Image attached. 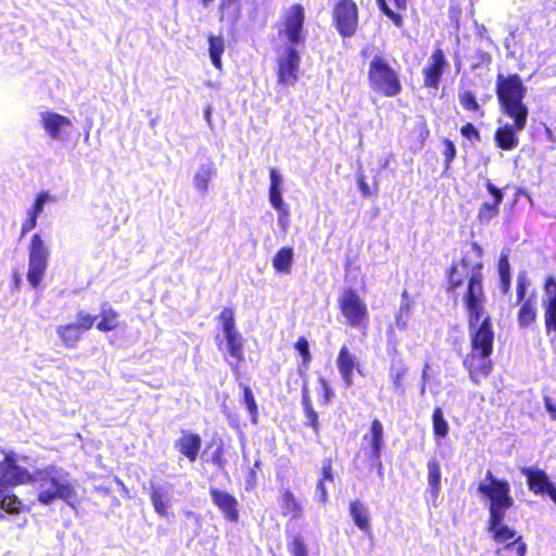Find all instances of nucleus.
<instances>
[{"instance_id":"nucleus-34","label":"nucleus","mask_w":556,"mask_h":556,"mask_svg":"<svg viewBox=\"0 0 556 556\" xmlns=\"http://www.w3.org/2000/svg\"><path fill=\"white\" fill-rule=\"evenodd\" d=\"M458 101L465 111L477 115L479 118L484 116L482 105L479 103L473 91L468 89L459 90Z\"/></svg>"},{"instance_id":"nucleus-59","label":"nucleus","mask_w":556,"mask_h":556,"mask_svg":"<svg viewBox=\"0 0 556 556\" xmlns=\"http://www.w3.org/2000/svg\"><path fill=\"white\" fill-rule=\"evenodd\" d=\"M214 0H201L204 7H208Z\"/></svg>"},{"instance_id":"nucleus-31","label":"nucleus","mask_w":556,"mask_h":556,"mask_svg":"<svg viewBox=\"0 0 556 556\" xmlns=\"http://www.w3.org/2000/svg\"><path fill=\"white\" fill-rule=\"evenodd\" d=\"M496 270L498 274L500 290L503 294H507L511 287L510 264L507 253H501L496 264Z\"/></svg>"},{"instance_id":"nucleus-10","label":"nucleus","mask_w":556,"mask_h":556,"mask_svg":"<svg viewBox=\"0 0 556 556\" xmlns=\"http://www.w3.org/2000/svg\"><path fill=\"white\" fill-rule=\"evenodd\" d=\"M359 11L354 0H337L331 12V23L342 38L353 37L358 29Z\"/></svg>"},{"instance_id":"nucleus-19","label":"nucleus","mask_w":556,"mask_h":556,"mask_svg":"<svg viewBox=\"0 0 556 556\" xmlns=\"http://www.w3.org/2000/svg\"><path fill=\"white\" fill-rule=\"evenodd\" d=\"M55 201L56 198L50 194L48 191H40L37 193L34 203L26 212V218L22 223L20 240L37 227L38 217L40 214H42L45 204Z\"/></svg>"},{"instance_id":"nucleus-32","label":"nucleus","mask_w":556,"mask_h":556,"mask_svg":"<svg viewBox=\"0 0 556 556\" xmlns=\"http://www.w3.org/2000/svg\"><path fill=\"white\" fill-rule=\"evenodd\" d=\"M269 202L276 211L282 210L283 207H287V205L283 202L280 191L281 177L278 172L271 167L269 169Z\"/></svg>"},{"instance_id":"nucleus-56","label":"nucleus","mask_w":556,"mask_h":556,"mask_svg":"<svg viewBox=\"0 0 556 556\" xmlns=\"http://www.w3.org/2000/svg\"><path fill=\"white\" fill-rule=\"evenodd\" d=\"M239 0H220L219 11L223 14L224 11L229 8L231 4L238 3Z\"/></svg>"},{"instance_id":"nucleus-3","label":"nucleus","mask_w":556,"mask_h":556,"mask_svg":"<svg viewBox=\"0 0 556 556\" xmlns=\"http://www.w3.org/2000/svg\"><path fill=\"white\" fill-rule=\"evenodd\" d=\"M495 93L502 112L513 119V124H505L496 128L494 142L503 151H511L519 144L518 132L527 126L529 110L523 103L527 87L521 77L514 74H497Z\"/></svg>"},{"instance_id":"nucleus-38","label":"nucleus","mask_w":556,"mask_h":556,"mask_svg":"<svg viewBox=\"0 0 556 556\" xmlns=\"http://www.w3.org/2000/svg\"><path fill=\"white\" fill-rule=\"evenodd\" d=\"M428 483L433 496H437L441 489V467L435 458H431L427 463Z\"/></svg>"},{"instance_id":"nucleus-61","label":"nucleus","mask_w":556,"mask_h":556,"mask_svg":"<svg viewBox=\"0 0 556 556\" xmlns=\"http://www.w3.org/2000/svg\"><path fill=\"white\" fill-rule=\"evenodd\" d=\"M116 483L124 485L123 481L119 478H115Z\"/></svg>"},{"instance_id":"nucleus-46","label":"nucleus","mask_w":556,"mask_h":556,"mask_svg":"<svg viewBox=\"0 0 556 556\" xmlns=\"http://www.w3.org/2000/svg\"><path fill=\"white\" fill-rule=\"evenodd\" d=\"M77 323H75L83 331L90 330L96 323L97 316H93L85 311L77 312Z\"/></svg>"},{"instance_id":"nucleus-4","label":"nucleus","mask_w":556,"mask_h":556,"mask_svg":"<svg viewBox=\"0 0 556 556\" xmlns=\"http://www.w3.org/2000/svg\"><path fill=\"white\" fill-rule=\"evenodd\" d=\"M486 483L478 485V492L489 500V519L486 530L492 539L500 544H505L506 548L517 545L518 556H525L527 545L522 536L517 535L516 531L504 523L506 511L514 506V498L510 494V484L506 479H497L491 470L485 473Z\"/></svg>"},{"instance_id":"nucleus-12","label":"nucleus","mask_w":556,"mask_h":556,"mask_svg":"<svg viewBox=\"0 0 556 556\" xmlns=\"http://www.w3.org/2000/svg\"><path fill=\"white\" fill-rule=\"evenodd\" d=\"M301 58L294 47H288L277 59V83L281 86H294L300 79Z\"/></svg>"},{"instance_id":"nucleus-45","label":"nucleus","mask_w":556,"mask_h":556,"mask_svg":"<svg viewBox=\"0 0 556 556\" xmlns=\"http://www.w3.org/2000/svg\"><path fill=\"white\" fill-rule=\"evenodd\" d=\"M380 11L392 21L396 27H402L404 24L403 16L394 12L387 3V0H376Z\"/></svg>"},{"instance_id":"nucleus-47","label":"nucleus","mask_w":556,"mask_h":556,"mask_svg":"<svg viewBox=\"0 0 556 556\" xmlns=\"http://www.w3.org/2000/svg\"><path fill=\"white\" fill-rule=\"evenodd\" d=\"M317 480H323V482H333L334 481V472L332 467V459L330 457L325 458L323 460V466L320 470V476Z\"/></svg>"},{"instance_id":"nucleus-33","label":"nucleus","mask_w":556,"mask_h":556,"mask_svg":"<svg viewBox=\"0 0 556 556\" xmlns=\"http://www.w3.org/2000/svg\"><path fill=\"white\" fill-rule=\"evenodd\" d=\"M293 264V249L283 247L273 257V267L277 273L290 274Z\"/></svg>"},{"instance_id":"nucleus-28","label":"nucleus","mask_w":556,"mask_h":556,"mask_svg":"<svg viewBox=\"0 0 556 556\" xmlns=\"http://www.w3.org/2000/svg\"><path fill=\"white\" fill-rule=\"evenodd\" d=\"M301 404L303 407V413L306 418L305 425L309 428H312L315 435H319L320 433V424L318 419V414L314 409V406L312 404L308 389L306 383H304L302 389V396H301Z\"/></svg>"},{"instance_id":"nucleus-37","label":"nucleus","mask_w":556,"mask_h":556,"mask_svg":"<svg viewBox=\"0 0 556 556\" xmlns=\"http://www.w3.org/2000/svg\"><path fill=\"white\" fill-rule=\"evenodd\" d=\"M432 432L437 440L443 439L448 434V422L444 417L443 410L440 406L434 407L432 416Z\"/></svg>"},{"instance_id":"nucleus-55","label":"nucleus","mask_w":556,"mask_h":556,"mask_svg":"<svg viewBox=\"0 0 556 556\" xmlns=\"http://www.w3.org/2000/svg\"><path fill=\"white\" fill-rule=\"evenodd\" d=\"M12 289L14 290H20L21 288V283H22V279H21V276L17 271H13L12 273Z\"/></svg>"},{"instance_id":"nucleus-57","label":"nucleus","mask_w":556,"mask_h":556,"mask_svg":"<svg viewBox=\"0 0 556 556\" xmlns=\"http://www.w3.org/2000/svg\"><path fill=\"white\" fill-rule=\"evenodd\" d=\"M94 491L101 495H110L112 493L111 488L106 485H97Z\"/></svg>"},{"instance_id":"nucleus-36","label":"nucleus","mask_w":556,"mask_h":556,"mask_svg":"<svg viewBox=\"0 0 556 556\" xmlns=\"http://www.w3.org/2000/svg\"><path fill=\"white\" fill-rule=\"evenodd\" d=\"M225 51V42L222 36H208V53L212 64L217 68L222 70V55Z\"/></svg>"},{"instance_id":"nucleus-44","label":"nucleus","mask_w":556,"mask_h":556,"mask_svg":"<svg viewBox=\"0 0 556 556\" xmlns=\"http://www.w3.org/2000/svg\"><path fill=\"white\" fill-rule=\"evenodd\" d=\"M441 143L443 146V149H442V155L444 157L443 166H444V169H448L451 167V164L453 163V161L456 157V152H457L456 147L453 143V141L448 138H443L441 140Z\"/></svg>"},{"instance_id":"nucleus-48","label":"nucleus","mask_w":556,"mask_h":556,"mask_svg":"<svg viewBox=\"0 0 556 556\" xmlns=\"http://www.w3.org/2000/svg\"><path fill=\"white\" fill-rule=\"evenodd\" d=\"M460 135L467 140L479 142L481 140L480 131L472 123H466L460 127Z\"/></svg>"},{"instance_id":"nucleus-42","label":"nucleus","mask_w":556,"mask_h":556,"mask_svg":"<svg viewBox=\"0 0 556 556\" xmlns=\"http://www.w3.org/2000/svg\"><path fill=\"white\" fill-rule=\"evenodd\" d=\"M288 552L291 556H308V547L303 536L299 533L290 536L287 544Z\"/></svg>"},{"instance_id":"nucleus-58","label":"nucleus","mask_w":556,"mask_h":556,"mask_svg":"<svg viewBox=\"0 0 556 556\" xmlns=\"http://www.w3.org/2000/svg\"><path fill=\"white\" fill-rule=\"evenodd\" d=\"M392 1L399 11H405L407 9V0H392Z\"/></svg>"},{"instance_id":"nucleus-16","label":"nucleus","mask_w":556,"mask_h":556,"mask_svg":"<svg viewBox=\"0 0 556 556\" xmlns=\"http://www.w3.org/2000/svg\"><path fill=\"white\" fill-rule=\"evenodd\" d=\"M383 426L377 418L370 422L369 433L363 435L362 450H368V458L379 468L382 467Z\"/></svg>"},{"instance_id":"nucleus-53","label":"nucleus","mask_w":556,"mask_h":556,"mask_svg":"<svg viewBox=\"0 0 556 556\" xmlns=\"http://www.w3.org/2000/svg\"><path fill=\"white\" fill-rule=\"evenodd\" d=\"M278 222L279 225L286 229L289 226L290 220V210L289 207H283L282 210H278Z\"/></svg>"},{"instance_id":"nucleus-24","label":"nucleus","mask_w":556,"mask_h":556,"mask_svg":"<svg viewBox=\"0 0 556 556\" xmlns=\"http://www.w3.org/2000/svg\"><path fill=\"white\" fill-rule=\"evenodd\" d=\"M337 367L345 387L353 384V372L357 367L355 356L350 352L346 345H342L337 356Z\"/></svg>"},{"instance_id":"nucleus-22","label":"nucleus","mask_w":556,"mask_h":556,"mask_svg":"<svg viewBox=\"0 0 556 556\" xmlns=\"http://www.w3.org/2000/svg\"><path fill=\"white\" fill-rule=\"evenodd\" d=\"M349 514L356 526L365 535L371 536V517L368 507L359 498H354L349 503Z\"/></svg>"},{"instance_id":"nucleus-51","label":"nucleus","mask_w":556,"mask_h":556,"mask_svg":"<svg viewBox=\"0 0 556 556\" xmlns=\"http://www.w3.org/2000/svg\"><path fill=\"white\" fill-rule=\"evenodd\" d=\"M261 465V460L254 462V467L251 468L247 475L245 483H247V490H252L257 485V473L256 468H258Z\"/></svg>"},{"instance_id":"nucleus-41","label":"nucleus","mask_w":556,"mask_h":556,"mask_svg":"<svg viewBox=\"0 0 556 556\" xmlns=\"http://www.w3.org/2000/svg\"><path fill=\"white\" fill-rule=\"evenodd\" d=\"M293 348L301 356V369L303 371L307 370L313 358L307 339L299 337L294 342Z\"/></svg>"},{"instance_id":"nucleus-20","label":"nucleus","mask_w":556,"mask_h":556,"mask_svg":"<svg viewBox=\"0 0 556 556\" xmlns=\"http://www.w3.org/2000/svg\"><path fill=\"white\" fill-rule=\"evenodd\" d=\"M174 447L188 462L195 463L202 447V438L198 432L181 430V435L175 441Z\"/></svg>"},{"instance_id":"nucleus-13","label":"nucleus","mask_w":556,"mask_h":556,"mask_svg":"<svg viewBox=\"0 0 556 556\" xmlns=\"http://www.w3.org/2000/svg\"><path fill=\"white\" fill-rule=\"evenodd\" d=\"M492 354H480L479 351L470 350L463 358V366L467 370L469 379L473 384L488 378L493 370Z\"/></svg>"},{"instance_id":"nucleus-5","label":"nucleus","mask_w":556,"mask_h":556,"mask_svg":"<svg viewBox=\"0 0 556 556\" xmlns=\"http://www.w3.org/2000/svg\"><path fill=\"white\" fill-rule=\"evenodd\" d=\"M367 76L368 85L376 94L393 98L403 90L400 74L380 54L370 61Z\"/></svg>"},{"instance_id":"nucleus-7","label":"nucleus","mask_w":556,"mask_h":556,"mask_svg":"<svg viewBox=\"0 0 556 556\" xmlns=\"http://www.w3.org/2000/svg\"><path fill=\"white\" fill-rule=\"evenodd\" d=\"M338 308L344 318L345 326L367 331L369 327V312L367 304L356 289L344 288L338 296Z\"/></svg>"},{"instance_id":"nucleus-25","label":"nucleus","mask_w":556,"mask_h":556,"mask_svg":"<svg viewBox=\"0 0 556 556\" xmlns=\"http://www.w3.org/2000/svg\"><path fill=\"white\" fill-rule=\"evenodd\" d=\"M393 352L395 354L391 359L390 364V378L393 384V390L399 393H404L405 390V379L408 374V367L403 358V356L397 352L396 349L393 348Z\"/></svg>"},{"instance_id":"nucleus-15","label":"nucleus","mask_w":556,"mask_h":556,"mask_svg":"<svg viewBox=\"0 0 556 556\" xmlns=\"http://www.w3.org/2000/svg\"><path fill=\"white\" fill-rule=\"evenodd\" d=\"M448 66L445 53L441 48H435L428 64L422 68L424 87L438 90L444 71Z\"/></svg>"},{"instance_id":"nucleus-2","label":"nucleus","mask_w":556,"mask_h":556,"mask_svg":"<svg viewBox=\"0 0 556 556\" xmlns=\"http://www.w3.org/2000/svg\"><path fill=\"white\" fill-rule=\"evenodd\" d=\"M3 458L0 460V493L9 491L18 485L38 483L40 491L37 500L43 505H50L55 500H63L71 507L77 503L75 486L60 480L61 470L55 465L37 468L30 472L27 468L17 464V455L10 451L0 448Z\"/></svg>"},{"instance_id":"nucleus-50","label":"nucleus","mask_w":556,"mask_h":556,"mask_svg":"<svg viewBox=\"0 0 556 556\" xmlns=\"http://www.w3.org/2000/svg\"><path fill=\"white\" fill-rule=\"evenodd\" d=\"M315 497L321 506H326L329 501L328 490L323 480H317L315 485Z\"/></svg>"},{"instance_id":"nucleus-18","label":"nucleus","mask_w":556,"mask_h":556,"mask_svg":"<svg viewBox=\"0 0 556 556\" xmlns=\"http://www.w3.org/2000/svg\"><path fill=\"white\" fill-rule=\"evenodd\" d=\"M542 289L545 295L542 304L545 331L547 333L556 332V277L553 275L546 276Z\"/></svg>"},{"instance_id":"nucleus-17","label":"nucleus","mask_w":556,"mask_h":556,"mask_svg":"<svg viewBox=\"0 0 556 556\" xmlns=\"http://www.w3.org/2000/svg\"><path fill=\"white\" fill-rule=\"evenodd\" d=\"M208 492L213 504L218 508L223 517L228 522L237 523L240 519L239 502L237 497L216 486H210Z\"/></svg>"},{"instance_id":"nucleus-21","label":"nucleus","mask_w":556,"mask_h":556,"mask_svg":"<svg viewBox=\"0 0 556 556\" xmlns=\"http://www.w3.org/2000/svg\"><path fill=\"white\" fill-rule=\"evenodd\" d=\"M485 188L488 192L492 195V202H484L480 205L478 210L477 218L480 224H489L494 217H496L500 213V205L504 200V193L502 189L497 188L495 185L488 180L485 182Z\"/></svg>"},{"instance_id":"nucleus-43","label":"nucleus","mask_w":556,"mask_h":556,"mask_svg":"<svg viewBox=\"0 0 556 556\" xmlns=\"http://www.w3.org/2000/svg\"><path fill=\"white\" fill-rule=\"evenodd\" d=\"M243 403L247 406L251 421L256 424L258 417V408L252 389L248 384L242 386Z\"/></svg>"},{"instance_id":"nucleus-30","label":"nucleus","mask_w":556,"mask_h":556,"mask_svg":"<svg viewBox=\"0 0 556 556\" xmlns=\"http://www.w3.org/2000/svg\"><path fill=\"white\" fill-rule=\"evenodd\" d=\"M215 174L216 168L213 162H208L207 164L201 165L193 176L194 188L200 193H206L208 190V184L211 179L215 176Z\"/></svg>"},{"instance_id":"nucleus-11","label":"nucleus","mask_w":556,"mask_h":556,"mask_svg":"<svg viewBox=\"0 0 556 556\" xmlns=\"http://www.w3.org/2000/svg\"><path fill=\"white\" fill-rule=\"evenodd\" d=\"M305 22V11L302 4L294 3L282 12L279 25V35L294 47L304 41L303 30Z\"/></svg>"},{"instance_id":"nucleus-14","label":"nucleus","mask_w":556,"mask_h":556,"mask_svg":"<svg viewBox=\"0 0 556 556\" xmlns=\"http://www.w3.org/2000/svg\"><path fill=\"white\" fill-rule=\"evenodd\" d=\"M521 473L527 479V485L530 492L535 495L547 494L556 504V486L549 480L547 473L536 467H523Z\"/></svg>"},{"instance_id":"nucleus-8","label":"nucleus","mask_w":556,"mask_h":556,"mask_svg":"<svg viewBox=\"0 0 556 556\" xmlns=\"http://www.w3.org/2000/svg\"><path fill=\"white\" fill-rule=\"evenodd\" d=\"M217 319L225 334L227 352L233 358L232 362H228V365L232 374L238 378L240 376V366L244 362V339L237 329L233 308L224 307Z\"/></svg>"},{"instance_id":"nucleus-26","label":"nucleus","mask_w":556,"mask_h":556,"mask_svg":"<svg viewBox=\"0 0 556 556\" xmlns=\"http://www.w3.org/2000/svg\"><path fill=\"white\" fill-rule=\"evenodd\" d=\"M121 325V314L108 302H103L100 306L99 321L96 325L97 330L110 332L119 328Z\"/></svg>"},{"instance_id":"nucleus-9","label":"nucleus","mask_w":556,"mask_h":556,"mask_svg":"<svg viewBox=\"0 0 556 556\" xmlns=\"http://www.w3.org/2000/svg\"><path fill=\"white\" fill-rule=\"evenodd\" d=\"M50 252L40 232L30 237L28 244L27 280L34 289L40 286L48 268Z\"/></svg>"},{"instance_id":"nucleus-40","label":"nucleus","mask_w":556,"mask_h":556,"mask_svg":"<svg viewBox=\"0 0 556 556\" xmlns=\"http://www.w3.org/2000/svg\"><path fill=\"white\" fill-rule=\"evenodd\" d=\"M210 446H215V450L211 455L212 464L215 465L218 469H224L227 465L224 440L220 438L214 439L211 441Z\"/></svg>"},{"instance_id":"nucleus-29","label":"nucleus","mask_w":556,"mask_h":556,"mask_svg":"<svg viewBox=\"0 0 556 556\" xmlns=\"http://www.w3.org/2000/svg\"><path fill=\"white\" fill-rule=\"evenodd\" d=\"M83 332L84 331L75 323L60 325L56 328V333L59 338L61 339L63 344L68 349H73L76 346L77 342L83 337Z\"/></svg>"},{"instance_id":"nucleus-49","label":"nucleus","mask_w":556,"mask_h":556,"mask_svg":"<svg viewBox=\"0 0 556 556\" xmlns=\"http://www.w3.org/2000/svg\"><path fill=\"white\" fill-rule=\"evenodd\" d=\"M357 185L364 198H369L371 195L377 194L378 192V184H375L374 188L371 189L366 181L365 175L361 173L357 175Z\"/></svg>"},{"instance_id":"nucleus-27","label":"nucleus","mask_w":556,"mask_h":556,"mask_svg":"<svg viewBox=\"0 0 556 556\" xmlns=\"http://www.w3.org/2000/svg\"><path fill=\"white\" fill-rule=\"evenodd\" d=\"M279 505L281 514L285 517H290L291 519H300L304 514L301 502L289 488H286L281 491Z\"/></svg>"},{"instance_id":"nucleus-35","label":"nucleus","mask_w":556,"mask_h":556,"mask_svg":"<svg viewBox=\"0 0 556 556\" xmlns=\"http://www.w3.org/2000/svg\"><path fill=\"white\" fill-rule=\"evenodd\" d=\"M150 501L154 511L161 517H167L170 500L167 493L161 488H153L150 492Z\"/></svg>"},{"instance_id":"nucleus-1","label":"nucleus","mask_w":556,"mask_h":556,"mask_svg":"<svg viewBox=\"0 0 556 556\" xmlns=\"http://www.w3.org/2000/svg\"><path fill=\"white\" fill-rule=\"evenodd\" d=\"M469 245L470 249L463 251L462 257L445 270L444 290L457 301V290L466 283L462 301L467 313L470 350L493 354L495 332L492 317L485 309L483 250L477 241Z\"/></svg>"},{"instance_id":"nucleus-23","label":"nucleus","mask_w":556,"mask_h":556,"mask_svg":"<svg viewBox=\"0 0 556 556\" xmlns=\"http://www.w3.org/2000/svg\"><path fill=\"white\" fill-rule=\"evenodd\" d=\"M41 126L51 139H59L61 137V129L71 128L72 121L55 112H42L40 114Z\"/></svg>"},{"instance_id":"nucleus-39","label":"nucleus","mask_w":556,"mask_h":556,"mask_svg":"<svg viewBox=\"0 0 556 556\" xmlns=\"http://www.w3.org/2000/svg\"><path fill=\"white\" fill-rule=\"evenodd\" d=\"M0 508L8 514L17 515L23 510V502L15 493H0Z\"/></svg>"},{"instance_id":"nucleus-52","label":"nucleus","mask_w":556,"mask_h":556,"mask_svg":"<svg viewBox=\"0 0 556 556\" xmlns=\"http://www.w3.org/2000/svg\"><path fill=\"white\" fill-rule=\"evenodd\" d=\"M319 382L323 387V403L327 405L330 403L334 394L331 387L329 386L325 378H319Z\"/></svg>"},{"instance_id":"nucleus-6","label":"nucleus","mask_w":556,"mask_h":556,"mask_svg":"<svg viewBox=\"0 0 556 556\" xmlns=\"http://www.w3.org/2000/svg\"><path fill=\"white\" fill-rule=\"evenodd\" d=\"M515 291L518 326L521 329H528L538 318V294L535 289L531 288V280L526 270L518 273Z\"/></svg>"},{"instance_id":"nucleus-54","label":"nucleus","mask_w":556,"mask_h":556,"mask_svg":"<svg viewBox=\"0 0 556 556\" xmlns=\"http://www.w3.org/2000/svg\"><path fill=\"white\" fill-rule=\"evenodd\" d=\"M545 408L549 413L551 418L556 420V404L552 402L551 399L545 397L544 400Z\"/></svg>"},{"instance_id":"nucleus-60","label":"nucleus","mask_w":556,"mask_h":556,"mask_svg":"<svg viewBox=\"0 0 556 556\" xmlns=\"http://www.w3.org/2000/svg\"><path fill=\"white\" fill-rule=\"evenodd\" d=\"M390 159H393V156L391 155V156H388V157L386 159L384 164H383V167H387V165L389 164V160H390Z\"/></svg>"}]
</instances>
